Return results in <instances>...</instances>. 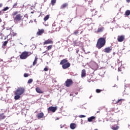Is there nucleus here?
I'll return each instance as SVG.
<instances>
[{
	"mask_svg": "<svg viewBox=\"0 0 130 130\" xmlns=\"http://www.w3.org/2000/svg\"><path fill=\"white\" fill-rule=\"evenodd\" d=\"M31 14H33V12H31Z\"/></svg>",
	"mask_w": 130,
	"mask_h": 130,
	"instance_id": "obj_45",
	"label": "nucleus"
},
{
	"mask_svg": "<svg viewBox=\"0 0 130 130\" xmlns=\"http://www.w3.org/2000/svg\"><path fill=\"white\" fill-rule=\"evenodd\" d=\"M12 36L15 37V36H17V33L13 32L11 34Z\"/></svg>",
	"mask_w": 130,
	"mask_h": 130,
	"instance_id": "obj_33",
	"label": "nucleus"
},
{
	"mask_svg": "<svg viewBox=\"0 0 130 130\" xmlns=\"http://www.w3.org/2000/svg\"><path fill=\"white\" fill-rule=\"evenodd\" d=\"M14 99L15 100H19L21 98V95L25 93V88L23 87H18L14 92Z\"/></svg>",
	"mask_w": 130,
	"mask_h": 130,
	"instance_id": "obj_1",
	"label": "nucleus"
},
{
	"mask_svg": "<svg viewBox=\"0 0 130 130\" xmlns=\"http://www.w3.org/2000/svg\"><path fill=\"white\" fill-rule=\"evenodd\" d=\"M69 6V3H64L61 6L60 9L61 10H63V9H66V8H68V7Z\"/></svg>",
	"mask_w": 130,
	"mask_h": 130,
	"instance_id": "obj_14",
	"label": "nucleus"
},
{
	"mask_svg": "<svg viewBox=\"0 0 130 130\" xmlns=\"http://www.w3.org/2000/svg\"><path fill=\"white\" fill-rule=\"evenodd\" d=\"M76 124L75 123H71L70 124V127L72 129H75V128H76Z\"/></svg>",
	"mask_w": 130,
	"mask_h": 130,
	"instance_id": "obj_19",
	"label": "nucleus"
},
{
	"mask_svg": "<svg viewBox=\"0 0 130 130\" xmlns=\"http://www.w3.org/2000/svg\"><path fill=\"white\" fill-rule=\"evenodd\" d=\"M36 91L37 93H39L40 94H42L44 93L43 91H42V90H41V89H40V88L39 87H36Z\"/></svg>",
	"mask_w": 130,
	"mask_h": 130,
	"instance_id": "obj_15",
	"label": "nucleus"
},
{
	"mask_svg": "<svg viewBox=\"0 0 130 130\" xmlns=\"http://www.w3.org/2000/svg\"><path fill=\"white\" fill-rule=\"evenodd\" d=\"M50 17V15H46L44 18V21H45V22H46V21H47V20H48V19H49V17Z\"/></svg>",
	"mask_w": 130,
	"mask_h": 130,
	"instance_id": "obj_23",
	"label": "nucleus"
},
{
	"mask_svg": "<svg viewBox=\"0 0 130 130\" xmlns=\"http://www.w3.org/2000/svg\"><path fill=\"white\" fill-rule=\"evenodd\" d=\"M114 103H116V101H115V102H114Z\"/></svg>",
	"mask_w": 130,
	"mask_h": 130,
	"instance_id": "obj_44",
	"label": "nucleus"
},
{
	"mask_svg": "<svg viewBox=\"0 0 130 130\" xmlns=\"http://www.w3.org/2000/svg\"><path fill=\"white\" fill-rule=\"evenodd\" d=\"M124 36L122 35V36H118L117 38V40L118 42H122L124 40Z\"/></svg>",
	"mask_w": 130,
	"mask_h": 130,
	"instance_id": "obj_11",
	"label": "nucleus"
},
{
	"mask_svg": "<svg viewBox=\"0 0 130 130\" xmlns=\"http://www.w3.org/2000/svg\"><path fill=\"white\" fill-rule=\"evenodd\" d=\"M125 16H129L130 15V10H126L125 12Z\"/></svg>",
	"mask_w": 130,
	"mask_h": 130,
	"instance_id": "obj_26",
	"label": "nucleus"
},
{
	"mask_svg": "<svg viewBox=\"0 0 130 130\" xmlns=\"http://www.w3.org/2000/svg\"><path fill=\"white\" fill-rule=\"evenodd\" d=\"M79 117L80 118H83V117H86V116L84 115H81L79 116Z\"/></svg>",
	"mask_w": 130,
	"mask_h": 130,
	"instance_id": "obj_35",
	"label": "nucleus"
},
{
	"mask_svg": "<svg viewBox=\"0 0 130 130\" xmlns=\"http://www.w3.org/2000/svg\"><path fill=\"white\" fill-rule=\"evenodd\" d=\"M29 76H30V74H29L28 73H24V78H28V77H29Z\"/></svg>",
	"mask_w": 130,
	"mask_h": 130,
	"instance_id": "obj_30",
	"label": "nucleus"
},
{
	"mask_svg": "<svg viewBox=\"0 0 130 130\" xmlns=\"http://www.w3.org/2000/svg\"><path fill=\"white\" fill-rule=\"evenodd\" d=\"M118 72H120V70H119V68L118 69Z\"/></svg>",
	"mask_w": 130,
	"mask_h": 130,
	"instance_id": "obj_43",
	"label": "nucleus"
},
{
	"mask_svg": "<svg viewBox=\"0 0 130 130\" xmlns=\"http://www.w3.org/2000/svg\"><path fill=\"white\" fill-rule=\"evenodd\" d=\"M123 101H125V100L123 99H118L117 101H116V103H113L114 104H119V105H121Z\"/></svg>",
	"mask_w": 130,
	"mask_h": 130,
	"instance_id": "obj_10",
	"label": "nucleus"
},
{
	"mask_svg": "<svg viewBox=\"0 0 130 130\" xmlns=\"http://www.w3.org/2000/svg\"><path fill=\"white\" fill-rule=\"evenodd\" d=\"M32 82H33V79H29L27 81V83L28 84H31L32 83Z\"/></svg>",
	"mask_w": 130,
	"mask_h": 130,
	"instance_id": "obj_31",
	"label": "nucleus"
},
{
	"mask_svg": "<svg viewBox=\"0 0 130 130\" xmlns=\"http://www.w3.org/2000/svg\"><path fill=\"white\" fill-rule=\"evenodd\" d=\"M47 44H53V41L50 39H49L43 42V45H46Z\"/></svg>",
	"mask_w": 130,
	"mask_h": 130,
	"instance_id": "obj_8",
	"label": "nucleus"
},
{
	"mask_svg": "<svg viewBox=\"0 0 130 130\" xmlns=\"http://www.w3.org/2000/svg\"><path fill=\"white\" fill-rule=\"evenodd\" d=\"M73 83V80H72V79H67V81L65 82V86L66 87H71Z\"/></svg>",
	"mask_w": 130,
	"mask_h": 130,
	"instance_id": "obj_6",
	"label": "nucleus"
},
{
	"mask_svg": "<svg viewBox=\"0 0 130 130\" xmlns=\"http://www.w3.org/2000/svg\"><path fill=\"white\" fill-rule=\"evenodd\" d=\"M78 33H79V30H75V32H74L75 35H77V34Z\"/></svg>",
	"mask_w": 130,
	"mask_h": 130,
	"instance_id": "obj_34",
	"label": "nucleus"
},
{
	"mask_svg": "<svg viewBox=\"0 0 130 130\" xmlns=\"http://www.w3.org/2000/svg\"><path fill=\"white\" fill-rule=\"evenodd\" d=\"M9 9L10 8H9V7H6L4 9H3L2 11L3 12H6V11H8V10H9Z\"/></svg>",
	"mask_w": 130,
	"mask_h": 130,
	"instance_id": "obj_28",
	"label": "nucleus"
},
{
	"mask_svg": "<svg viewBox=\"0 0 130 130\" xmlns=\"http://www.w3.org/2000/svg\"><path fill=\"white\" fill-rule=\"evenodd\" d=\"M51 48H52V45H50L48 46L47 47V50L48 51L50 50V49H51Z\"/></svg>",
	"mask_w": 130,
	"mask_h": 130,
	"instance_id": "obj_27",
	"label": "nucleus"
},
{
	"mask_svg": "<svg viewBox=\"0 0 130 130\" xmlns=\"http://www.w3.org/2000/svg\"><path fill=\"white\" fill-rule=\"evenodd\" d=\"M113 47L112 46L106 47L104 49V51L106 53H110L112 51Z\"/></svg>",
	"mask_w": 130,
	"mask_h": 130,
	"instance_id": "obj_7",
	"label": "nucleus"
},
{
	"mask_svg": "<svg viewBox=\"0 0 130 130\" xmlns=\"http://www.w3.org/2000/svg\"><path fill=\"white\" fill-rule=\"evenodd\" d=\"M60 64L62 66L63 70H67V69H69L71 67V63L68 62V59H67L61 60Z\"/></svg>",
	"mask_w": 130,
	"mask_h": 130,
	"instance_id": "obj_3",
	"label": "nucleus"
},
{
	"mask_svg": "<svg viewBox=\"0 0 130 130\" xmlns=\"http://www.w3.org/2000/svg\"><path fill=\"white\" fill-rule=\"evenodd\" d=\"M48 110L52 112H55L57 110V107H50L48 108Z\"/></svg>",
	"mask_w": 130,
	"mask_h": 130,
	"instance_id": "obj_9",
	"label": "nucleus"
},
{
	"mask_svg": "<svg viewBox=\"0 0 130 130\" xmlns=\"http://www.w3.org/2000/svg\"><path fill=\"white\" fill-rule=\"evenodd\" d=\"M31 54H32V53L30 52L24 51L19 55V57L20 59H26L28 56H30Z\"/></svg>",
	"mask_w": 130,
	"mask_h": 130,
	"instance_id": "obj_4",
	"label": "nucleus"
},
{
	"mask_svg": "<svg viewBox=\"0 0 130 130\" xmlns=\"http://www.w3.org/2000/svg\"><path fill=\"white\" fill-rule=\"evenodd\" d=\"M111 128L112 129H113V130H117L118 129V126L116 125H114L111 126Z\"/></svg>",
	"mask_w": 130,
	"mask_h": 130,
	"instance_id": "obj_22",
	"label": "nucleus"
},
{
	"mask_svg": "<svg viewBox=\"0 0 130 130\" xmlns=\"http://www.w3.org/2000/svg\"><path fill=\"white\" fill-rule=\"evenodd\" d=\"M102 92V90L100 89H96V93H101Z\"/></svg>",
	"mask_w": 130,
	"mask_h": 130,
	"instance_id": "obj_32",
	"label": "nucleus"
},
{
	"mask_svg": "<svg viewBox=\"0 0 130 130\" xmlns=\"http://www.w3.org/2000/svg\"><path fill=\"white\" fill-rule=\"evenodd\" d=\"M56 3V0H51V5L52 6H54V5H55Z\"/></svg>",
	"mask_w": 130,
	"mask_h": 130,
	"instance_id": "obj_25",
	"label": "nucleus"
},
{
	"mask_svg": "<svg viewBox=\"0 0 130 130\" xmlns=\"http://www.w3.org/2000/svg\"><path fill=\"white\" fill-rule=\"evenodd\" d=\"M44 71H45V72H47V71H48V68H45L44 69Z\"/></svg>",
	"mask_w": 130,
	"mask_h": 130,
	"instance_id": "obj_36",
	"label": "nucleus"
},
{
	"mask_svg": "<svg viewBox=\"0 0 130 130\" xmlns=\"http://www.w3.org/2000/svg\"><path fill=\"white\" fill-rule=\"evenodd\" d=\"M5 118H6V116H5V114L4 113L0 114V120H2V119H5Z\"/></svg>",
	"mask_w": 130,
	"mask_h": 130,
	"instance_id": "obj_20",
	"label": "nucleus"
},
{
	"mask_svg": "<svg viewBox=\"0 0 130 130\" xmlns=\"http://www.w3.org/2000/svg\"><path fill=\"white\" fill-rule=\"evenodd\" d=\"M16 8H18V3L14 4L13 6V9H15Z\"/></svg>",
	"mask_w": 130,
	"mask_h": 130,
	"instance_id": "obj_29",
	"label": "nucleus"
},
{
	"mask_svg": "<svg viewBox=\"0 0 130 130\" xmlns=\"http://www.w3.org/2000/svg\"><path fill=\"white\" fill-rule=\"evenodd\" d=\"M106 44V38H100L98 40L96 47L98 49H101L102 47H104Z\"/></svg>",
	"mask_w": 130,
	"mask_h": 130,
	"instance_id": "obj_2",
	"label": "nucleus"
},
{
	"mask_svg": "<svg viewBox=\"0 0 130 130\" xmlns=\"http://www.w3.org/2000/svg\"><path fill=\"white\" fill-rule=\"evenodd\" d=\"M3 15V13H2V11L0 10V16Z\"/></svg>",
	"mask_w": 130,
	"mask_h": 130,
	"instance_id": "obj_41",
	"label": "nucleus"
},
{
	"mask_svg": "<svg viewBox=\"0 0 130 130\" xmlns=\"http://www.w3.org/2000/svg\"><path fill=\"white\" fill-rule=\"evenodd\" d=\"M3 4H2V3H0V8H3Z\"/></svg>",
	"mask_w": 130,
	"mask_h": 130,
	"instance_id": "obj_38",
	"label": "nucleus"
},
{
	"mask_svg": "<svg viewBox=\"0 0 130 130\" xmlns=\"http://www.w3.org/2000/svg\"><path fill=\"white\" fill-rule=\"evenodd\" d=\"M103 29H104V27H99L98 28V30H97V33H100L101 32H103Z\"/></svg>",
	"mask_w": 130,
	"mask_h": 130,
	"instance_id": "obj_18",
	"label": "nucleus"
},
{
	"mask_svg": "<svg viewBox=\"0 0 130 130\" xmlns=\"http://www.w3.org/2000/svg\"><path fill=\"white\" fill-rule=\"evenodd\" d=\"M18 12L16 11L15 12H14L12 14L13 17H15V16L16 15L14 18V21H15L16 22H19L21 21V20H22V15L21 14H18Z\"/></svg>",
	"mask_w": 130,
	"mask_h": 130,
	"instance_id": "obj_5",
	"label": "nucleus"
},
{
	"mask_svg": "<svg viewBox=\"0 0 130 130\" xmlns=\"http://www.w3.org/2000/svg\"><path fill=\"white\" fill-rule=\"evenodd\" d=\"M37 117L38 119H41L44 117V113L43 112L39 113L37 115Z\"/></svg>",
	"mask_w": 130,
	"mask_h": 130,
	"instance_id": "obj_12",
	"label": "nucleus"
},
{
	"mask_svg": "<svg viewBox=\"0 0 130 130\" xmlns=\"http://www.w3.org/2000/svg\"><path fill=\"white\" fill-rule=\"evenodd\" d=\"M2 19L0 18V23H2Z\"/></svg>",
	"mask_w": 130,
	"mask_h": 130,
	"instance_id": "obj_42",
	"label": "nucleus"
},
{
	"mask_svg": "<svg viewBox=\"0 0 130 130\" xmlns=\"http://www.w3.org/2000/svg\"><path fill=\"white\" fill-rule=\"evenodd\" d=\"M8 43H9V40L3 42L2 47H5L7 46V44H8Z\"/></svg>",
	"mask_w": 130,
	"mask_h": 130,
	"instance_id": "obj_21",
	"label": "nucleus"
},
{
	"mask_svg": "<svg viewBox=\"0 0 130 130\" xmlns=\"http://www.w3.org/2000/svg\"><path fill=\"white\" fill-rule=\"evenodd\" d=\"M79 50L78 49L76 50V53H79Z\"/></svg>",
	"mask_w": 130,
	"mask_h": 130,
	"instance_id": "obj_39",
	"label": "nucleus"
},
{
	"mask_svg": "<svg viewBox=\"0 0 130 130\" xmlns=\"http://www.w3.org/2000/svg\"><path fill=\"white\" fill-rule=\"evenodd\" d=\"M43 33H44V29H39L38 31L37 32V36H41V35H42Z\"/></svg>",
	"mask_w": 130,
	"mask_h": 130,
	"instance_id": "obj_13",
	"label": "nucleus"
},
{
	"mask_svg": "<svg viewBox=\"0 0 130 130\" xmlns=\"http://www.w3.org/2000/svg\"><path fill=\"white\" fill-rule=\"evenodd\" d=\"M126 3H130V0H126Z\"/></svg>",
	"mask_w": 130,
	"mask_h": 130,
	"instance_id": "obj_40",
	"label": "nucleus"
},
{
	"mask_svg": "<svg viewBox=\"0 0 130 130\" xmlns=\"http://www.w3.org/2000/svg\"><path fill=\"white\" fill-rule=\"evenodd\" d=\"M84 77H86V70L83 69L81 72V77L84 78Z\"/></svg>",
	"mask_w": 130,
	"mask_h": 130,
	"instance_id": "obj_16",
	"label": "nucleus"
},
{
	"mask_svg": "<svg viewBox=\"0 0 130 130\" xmlns=\"http://www.w3.org/2000/svg\"><path fill=\"white\" fill-rule=\"evenodd\" d=\"M117 62H118V63H120V62H121V61H120V60H119V59H118Z\"/></svg>",
	"mask_w": 130,
	"mask_h": 130,
	"instance_id": "obj_37",
	"label": "nucleus"
},
{
	"mask_svg": "<svg viewBox=\"0 0 130 130\" xmlns=\"http://www.w3.org/2000/svg\"><path fill=\"white\" fill-rule=\"evenodd\" d=\"M38 60V58H37V57H36L35 58V60L32 63V65L33 66H35V64H36L37 63V60Z\"/></svg>",
	"mask_w": 130,
	"mask_h": 130,
	"instance_id": "obj_24",
	"label": "nucleus"
},
{
	"mask_svg": "<svg viewBox=\"0 0 130 130\" xmlns=\"http://www.w3.org/2000/svg\"><path fill=\"white\" fill-rule=\"evenodd\" d=\"M95 118H96L95 116H91L90 117H89L88 118V121H89V122H91L93 121V120L95 119Z\"/></svg>",
	"mask_w": 130,
	"mask_h": 130,
	"instance_id": "obj_17",
	"label": "nucleus"
}]
</instances>
